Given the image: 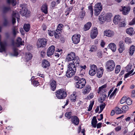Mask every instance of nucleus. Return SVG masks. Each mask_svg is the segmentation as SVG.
Masks as SVG:
<instances>
[{"mask_svg": "<svg viewBox=\"0 0 135 135\" xmlns=\"http://www.w3.org/2000/svg\"><path fill=\"white\" fill-rule=\"evenodd\" d=\"M9 9L10 8L9 7H5L3 8V12H7V11H8Z\"/></svg>", "mask_w": 135, "mask_h": 135, "instance_id": "obj_62", "label": "nucleus"}, {"mask_svg": "<svg viewBox=\"0 0 135 135\" xmlns=\"http://www.w3.org/2000/svg\"><path fill=\"white\" fill-rule=\"evenodd\" d=\"M41 9L43 12L46 14H47L48 13V11L47 4L45 3L41 7Z\"/></svg>", "mask_w": 135, "mask_h": 135, "instance_id": "obj_23", "label": "nucleus"}, {"mask_svg": "<svg viewBox=\"0 0 135 135\" xmlns=\"http://www.w3.org/2000/svg\"><path fill=\"white\" fill-rule=\"evenodd\" d=\"M54 31H51V30H48V34L49 36H52L54 34Z\"/></svg>", "mask_w": 135, "mask_h": 135, "instance_id": "obj_53", "label": "nucleus"}, {"mask_svg": "<svg viewBox=\"0 0 135 135\" xmlns=\"http://www.w3.org/2000/svg\"><path fill=\"white\" fill-rule=\"evenodd\" d=\"M99 20L100 21V23L102 24L106 20V18L105 17H103L102 16H100L99 17Z\"/></svg>", "mask_w": 135, "mask_h": 135, "instance_id": "obj_34", "label": "nucleus"}, {"mask_svg": "<svg viewBox=\"0 0 135 135\" xmlns=\"http://www.w3.org/2000/svg\"><path fill=\"white\" fill-rule=\"evenodd\" d=\"M108 47L113 52H115L116 50V47L114 43H111L109 44Z\"/></svg>", "mask_w": 135, "mask_h": 135, "instance_id": "obj_24", "label": "nucleus"}, {"mask_svg": "<svg viewBox=\"0 0 135 135\" xmlns=\"http://www.w3.org/2000/svg\"><path fill=\"white\" fill-rule=\"evenodd\" d=\"M76 97L74 94H71L70 97V100L72 102H75L76 100Z\"/></svg>", "mask_w": 135, "mask_h": 135, "instance_id": "obj_37", "label": "nucleus"}, {"mask_svg": "<svg viewBox=\"0 0 135 135\" xmlns=\"http://www.w3.org/2000/svg\"><path fill=\"white\" fill-rule=\"evenodd\" d=\"M121 129V126H118L115 128V130L116 131H118L120 130Z\"/></svg>", "mask_w": 135, "mask_h": 135, "instance_id": "obj_64", "label": "nucleus"}, {"mask_svg": "<svg viewBox=\"0 0 135 135\" xmlns=\"http://www.w3.org/2000/svg\"><path fill=\"white\" fill-rule=\"evenodd\" d=\"M125 42H126L127 44H128L131 43L132 42L131 38L128 37H126L125 38Z\"/></svg>", "mask_w": 135, "mask_h": 135, "instance_id": "obj_51", "label": "nucleus"}, {"mask_svg": "<svg viewBox=\"0 0 135 135\" xmlns=\"http://www.w3.org/2000/svg\"><path fill=\"white\" fill-rule=\"evenodd\" d=\"M134 70L132 69L130 72H129L128 73L126 74L125 75L124 77L125 78H128L133 71Z\"/></svg>", "mask_w": 135, "mask_h": 135, "instance_id": "obj_48", "label": "nucleus"}, {"mask_svg": "<svg viewBox=\"0 0 135 135\" xmlns=\"http://www.w3.org/2000/svg\"><path fill=\"white\" fill-rule=\"evenodd\" d=\"M91 89V87L89 85H86L85 89L83 90V93L84 94H88Z\"/></svg>", "mask_w": 135, "mask_h": 135, "instance_id": "obj_19", "label": "nucleus"}, {"mask_svg": "<svg viewBox=\"0 0 135 135\" xmlns=\"http://www.w3.org/2000/svg\"><path fill=\"white\" fill-rule=\"evenodd\" d=\"M90 69L89 70V74L91 76H94L97 72V68L94 65H91L90 66Z\"/></svg>", "mask_w": 135, "mask_h": 135, "instance_id": "obj_9", "label": "nucleus"}, {"mask_svg": "<svg viewBox=\"0 0 135 135\" xmlns=\"http://www.w3.org/2000/svg\"><path fill=\"white\" fill-rule=\"evenodd\" d=\"M97 56L99 58H102V53L100 51H98L97 53Z\"/></svg>", "mask_w": 135, "mask_h": 135, "instance_id": "obj_49", "label": "nucleus"}, {"mask_svg": "<svg viewBox=\"0 0 135 135\" xmlns=\"http://www.w3.org/2000/svg\"><path fill=\"white\" fill-rule=\"evenodd\" d=\"M7 2L9 4H11L13 6L16 5V0H7Z\"/></svg>", "mask_w": 135, "mask_h": 135, "instance_id": "obj_39", "label": "nucleus"}, {"mask_svg": "<svg viewBox=\"0 0 135 135\" xmlns=\"http://www.w3.org/2000/svg\"><path fill=\"white\" fill-rule=\"evenodd\" d=\"M119 48L118 49V50L120 53H122L124 50V47H119Z\"/></svg>", "mask_w": 135, "mask_h": 135, "instance_id": "obj_60", "label": "nucleus"}, {"mask_svg": "<svg viewBox=\"0 0 135 135\" xmlns=\"http://www.w3.org/2000/svg\"><path fill=\"white\" fill-rule=\"evenodd\" d=\"M18 54L17 49L16 48H14L13 49V53L12 54V55L14 56H16Z\"/></svg>", "mask_w": 135, "mask_h": 135, "instance_id": "obj_45", "label": "nucleus"}, {"mask_svg": "<svg viewBox=\"0 0 135 135\" xmlns=\"http://www.w3.org/2000/svg\"><path fill=\"white\" fill-rule=\"evenodd\" d=\"M126 102L128 105H131L132 103V101L129 98H127L126 100Z\"/></svg>", "mask_w": 135, "mask_h": 135, "instance_id": "obj_47", "label": "nucleus"}, {"mask_svg": "<svg viewBox=\"0 0 135 135\" xmlns=\"http://www.w3.org/2000/svg\"><path fill=\"white\" fill-rule=\"evenodd\" d=\"M63 26V25L61 24H59L56 30L61 32V31L62 30V27Z\"/></svg>", "mask_w": 135, "mask_h": 135, "instance_id": "obj_43", "label": "nucleus"}, {"mask_svg": "<svg viewBox=\"0 0 135 135\" xmlns=\"http://www.w3.org/2000/svg\"><path fill=\"white\" fill-rule=\"evenodd\" d=\"M120 66L119 65H117L116 67L115 73L116 74H118L120 71Z\"/></svg>", "mask_w": 135, "mask_h": 135, "instance_id": "obj_41", "label": "nucleus"}, {"mask_svg": "<svg viewBox=\"0 0 135 135\" xmlns=\"http://www.w3.org/2000/svg\"><path fill=\"white\" fill-rule=\"evenodd\" d=\"M129 107L127 106H124L122 108V109L124 111H127L129 109Z\"/></svg>", "mask_w": 135, "mask_h": 135, "instance_id": "obj_59", "label": "nucleus"}, {"mask_svg": "<svg viewBox=\"0 0 135 135\" xmlns=\"http://www.w3.org/2000/svg\"><path fill=\"white\" fill-rule=\"evenodd\" d=\"M50 85L51 87V90L53 91H54L56 88V82L54 80H52L50 82Z\"/></svg>", "mask_w": 135, "mask_h": 135, "instance_id": "obj_22", "label": "nucleus"}, {"mask_svg": "<svg viewBox=\"0 0 135 135\" xmlns=\"http://www.w3.org/2000/svg\"><path fill=\"white\" fill-rule=\"evenodd\" d=\"M98 33V30L96 27H94L90 33V36L91 38H95L97 36Z\"/></svg>", "mask_w": 135, "mask_h": 135, "instance_id": "obj_15", "label": "nucleus"}, {"mask_svg": "<svg viewBox=\"0 0 135 135\" xmlns=\"http://www.w3.org/2000/svg\"><path fill=\"white\" fill-rule=\"evenodd\" d=\"M0 46L1 47H0V52H2L4 51L5 50V44L3 43H1V42Z\"/></svg>", "mask_w": 135, "mask_h": 135, "instance_id": "obj_33", "label": "nucleus"}, {"mask_svg": "<svg viewBox=\"0 0 135 135\" xmlns=\"http://www.w3.org/2000/svg\"><path fill=\"white\" fill-rule=\"evenodd\" d=\"M47 40L45 38H41L38 40L37 44L38 48L45 47L46 44Z\"/></svg>", "mask_w": 135, "mask_h": 135, "instance_id": "obj_8", "label": "nucleus"}, {"mask_svg": "<svg viewBox=\"0 0 135 135\" xmlns=\"http://www.w3.org/2000/svg\"><path fill=\"white\" fill-rule=\"evenodd\" d=\"M56 97L59 99L65 98L67 96L66 92L64 90L61 89L58 90L55 93Z\"/></svg>", "mask_w": 135, "mask_h": 135, "instance_id": "obj_3", "label": "nucleus"}, {"mask_svg": "<svg viewBox=\"0 0 135 135\" xmlns=\"http://www.w3.org/2000/svg\"><path fill=\"white\" fill-rule=\"evenodd\" d=\"M115 67V64L114 61L110 60L108 61L106 64V68L108 72L113 71Z\"/></svg>", "mask_w": 135, "mask_h": 135, "instance_id": "obj_5", "label": "nucleus"}, {"mask_svg": "<svg viewBox=\"0 0 135 135\" xmlns=\"http://www.w3.org/2000/svg\"><path fill=\"white\" fill-rule=\"evenodd\" d=\"M89 10L90 11L91 15L92 16L93 14V11L92 7L91 6H88Z\"/></svg>", "mask_w": 135, "mask_h": 135, "instance_id": "obj_55", "label": "nucleus"}, {"mask_svg": "<svg viewBox=\"0 0 135 135\" xmlns=\"http://www.w3.org/2000/svg\"><path fill=\"white\" fill-rule=\"evenodd\" d=\"M80 35L79 34H76L73 35L72 37L73 42L75 44H77L79 43L80 40Z\"/></svg>", "mask_w": 135, "mask_h": 135, "instance_id": "obj_10", "label": "nucleus"}, {"mask_svg": "<svg viewBox=\"0 0 135 135\" xmlns=\"http://www.w3.org/2000/svg\"><path fill=\"white\" fill-rule=\"evenodd\" d=\"M126 97L125 96H123L121 99L120 101V103L121 104H122L126 102Z\"/></svg>", "mask_w": 135, "mask_h": 135, "instance_id": "obj_52", "label": "nucleus"}, {"mask_svg": "<svg viewBox=\"0 0 135 135\" xmlns=\"http://www.w3.org/2000/svg\"><path fill=\"white\" fill-rule=\"evenodd\" d=\"M114 31L110 30H106L104 32V35L108 37H112L114 35Z\"/></svg>", "mask_w": 135, "mask_h": 135, "instance_id": "obj_13", "label": "nucleus"}, {"mask_svg": "<svg viewBox=\"0 0 135 135\" xmlns=\"http://www.w3.org/2000/svg\"><path fill=\"white\" fill-rule=\"evenodd\" d=\"M129 25H133L135 24V17L131 21L129 22Z\"/></svg>", "mask_w": 135, "mask_h": 135, "instance_id": "obj_58", "label": "nucleus"}, {"mask_svg": "<svg viewBox=\"0 0 135 135\" xmlns=\"http://www.w3.org/2000/svg\"><path fill=\"white\" fill-rule=\"evenodd\" d=\"M118 90V89L117 88H115L114 91L112 92V93L111 94L110 97H112L114 95H115L116 92Z\"/></svg>", "mask_w": 135, "mask_h": 135, "instance_id": "obj_57", "label": "nucleus"}, {"mask_svg": "<svg viewBox=\"0 0 135 135\" xmlns=\"http://www.w3.org/2000/svg\"><path fill=\"white\" fill-rule=\"evenodd\" d=\"M97 122L96 117H94L92 120L91 124L95 128L96 127V124Z\"/></svg>", "mask_w": 135, "mask_h": 135, "instance_id": "obj_29", "label": "nucleus"}, {"mask_svg": "<svg viewBox=\"0 0 135 135\" xmlns=\"http://www.w3.org/2000/svg\"><path fill=\"white\" fill-rule=\"evenodd\" d=\"M135 49V47L134 46H131L129 53V54L131 55H132L134 53Z\"/></svg>", "mask_w": 135, "mask_h": 135, "instance_id": "obj_32", "label": "nucleus"}, {"mask_svg": "<svg viewBox=\"0 0 135 135\" xmlns=\"http://www.w3.org/2000/svg\"><path fill=\"white\" fill-rule=\"evenodd\" d=\"M50 65V63L46 59H44L42 61V66L44 68H46Z\"/></svg>", "mask_w": 135, "mask_h": 135, "instance_id": "obj_20", "label": "nucleus"}, {"mask_svg": "<svg viewBox=\"0 0 135 135\" xmlns=\"http://www.w3.org/2000/svg\"><path fill=\"white\" fill-rule=\"evenodd\" d=\"M122 9L121 11H122V13L124 15H127L130 10V8L129 7H122Z\"/></svg>", "mask_w": 135, "mask_h": 135, "instance_id": "obj_16", "label": "nucleus"}, {"mask_svg": "<svg viewBox=\"0 0 135 135\" xmlns=\"http://www.w3.org/2000/svg\"><path fill=\"white\" fill-rule=\"evenodd\" d=\"M30 25L29 24H25L24 25L23 28L26 32H28L30 30Z\"/></svg>", "mask_w": 135, "mask_h": 135, "instance_id": "obj_30", "label": "nucleus"}, {"mask_svg": "<svg viewBox=\"0 0 135 135\" xmlns=\"http://www.w3.org/2000/svg\"><path fill=\"white\" fill-rule=\"evenodd\" d=\"M105 104L104 103H102L101 105H100V110L99 113H100L102 111L105 107Z\"/></svg>", "mask_w": 135, "mask_h": 135, "instance_id": "obj_40", "label": "nucleus"}, {"mask_svg": "<svg viewBox=\"0 0 135 135\" xmlns=\"http://www.w3.org/2000/svg\"><path fill=\"white\" fill-rule=\"evenodd\" d=\"M79 119L76 116H73L71 117V121L74 124L77 125L79 123Z\"/></svg>", "mask_w": 135, "mask_h": 135, "instance_id": "obj_18", "label": "nucleus"}, {"mask_svg": "<svg viewBox=\"0 0 135 135\" xmlns=\"http://www.w3.org/2000/svg\"><path fill=\"white\" fill-rule=\"evenodd\" d=\"M32 57V55L30 53L27 52L26 53V58L27 60H28L31 59Z\"/></svg>", "mask_w": 135, "mask_h": 135, "instance_id": "obj_36", "label": "nucleus"}, {"mask_svg": "<svg viewBox=\"0 0 135 135\" xmlns=\"http://www.w3.org/2000/svg\"><path fill=\"white\" fill-rule=\"evenodd\" d=\"M76 65L74 64H69L66 72V75L68 78H70L74 75L76 71Z\"/></svg>", "mask_w": 135, "mask_h": 135, "instance_id": "obj_2", "label": "nucleus"}, {"mask_svg": "<svg viewBox=\"0 0 135 135\" xmlns=\"http://www.w3.org/2000/svg\"><path fill=\"white\" fill-rule=\"evenodd\" d=\"M115 113L117 114H119L122 113L123 111L119 107H116L115 108Z\"/></svg>", "mask_w": 135, "mask_h": 135, "instance_id": "obj_35", "label": "nucleus"}, {"mask_svg": "<svg viewBox=\"0 0 135 135\" xmlns=\"http://www.w3.org/2000/svg\"><path fill=\"white\" fill-rule=\"evenodd\" d=\"M61 32L56 30L55 32H54V34L55 37L56 38H58L60 36Z\"/></svg>", "mask_w": 135, "mask_h": 135, "instance_id": "obj_38", "label": "nucleus"}, {"mask_svg": "<svg viewBox=\"0 0 135 135\" xmlns=\"http://www.w3.org/2000/svg\"><path fill=\"white\" fill-rule=\"evenodd\" d=\"M106 86V85L105 84L100 87L99 88V91L98 92V93H100L101 94V92L102 91L103 92V91H104V88H105Z\"/></svg>", "mask_w": 135, "mask_h": 135, "instance_id": "obj_31", "label": "nucleus"}, {"mask_svg": "<svg viewBox=\"0 0 135 135\" xmlns=\"http://www.w3.org/2000/svg\"><path fill=\"white\" fill-rule=\"evenodd\" d=\"M94 103V101L90 102V104L89 105L88 109V111H89L92 109Z\"/></svg>", "mask_w": 135, "mask_h": 135, "instance_id": "obj_42", "label": "nucleus"}, {"mask_svg": "<svg viewBox=\"0 0 135 135\" xmlns=\"http://www.w3.org/2000/svg\"><path fill=\"white\" fill-rule=\"evenodd\" d=\"M18 28L17 26H14L12 28V33L13 35L15 37L17 34L18 33Z\"/></svg>", "mask_w": 135, "mask_h": 135, "instance_id": "obj_25", "label": "nucleus"}, {"mask_svg": "<svg viewBox=\"0 0 135 135\" xmlns=\"http://www.w3.org/2000/svg\"><path fill=\"white\" fill-rule=\"evenodd\" d=\"M55 46L52 45L48 49L47 52V55L48 56L52 55L55 51Z\"/></svg>", "mask_w": 135, "mask_h": 135, "instance_id": "obj_11", "label": "nucleus"}, {"mask_svg": "<svg viewBox=\"0 0 135 135\" xmlns=\"http://www.w3.org/2000/svg\"><path fill=\"white\" fill-rule=\"evenodd\" d=\"M97 49V47L96 46L93 45L91 47L90 51L91 52L95 51Z\"/></svg>", "mask_w": 135, "mask_h": 135, "instance_id": "obj_44", "label": "nucleus"}, {"mask_svg": "<svg viewBox=\"0 0 135 135\" xmlns=\"http://www.w3.org/2000/svg\"><path fill=\"white\" fill-rule=\"evenodd\" d=\"M86 83L85 79L82 78L81 80L76 82L75 86L77 88L81 89L85 86Z\"/></svg>", "mask_w": 135, "mask_h": 135, "instance_id": "obj_7", "label": "nucleus"}, {"mask_svg": "<svg viewBox=\"0 0 135 135\" xmlns=\"http://www.w3.org/2000/svg\"><path fill=\"white\" fill-rule=\"evenodd\" d=\"M97 76L99 78H101L103 74V70L101 69H99L97 71Z\"/></svg>", "mask_w": 135, "mask_h": 135, "instance_id": "obj_27", "label": "nucleus"}, {"mask_svg": "<svg viewBox=\"0 0 135 135\" xmlns=\"http://www.w3.org/2000/svg\"><path fill=\"white\" fill-rule=\"evenodd\" d=\"M71 61H73V62L69 64L73 63L74 65H76V67L79 65L80 62L79 58L78 56H76L75 53L73 52H71L68 54L66 58L67 62H69Z\"/></svg>", "mask_w": 135, "mask_h": 135, "instance_id": "obj_1", "label": "nucleus"}, {"mask_svg": "<svg viewBox=\"0 0 135 135\" xmlns=\"http://www.w3.org/2000/svg\"><path fill=\"white\" fill-rule=\"evenodd\" d=\"M85 12L84 11H82L80 13V17L81 18H83L85 15Z\"/></svg>", "mask_w": 135, "mask_h": 135, "instance_id": "obj_54", "label": "nucleus"}, {"mask_svg": "<svg viewBox=\"0 0 135 135\" xmlns=\"http://www.w3.org/2000/svg\"><path fill=\"white\" fill-rule=\"evenodd\" d=\"M134 31L133 28L132 27H130L127 28L126 30V33L130 35L132 34Z\"/></svg>", "mask_w": 135, "mask_h": 135, "instance_id": "obj_28", "label": "nucleus"}, {"mask_svg": "<svg viewBox=\"0 0 135 135\" xmlns=\"http://www.w3.org/2000/svg\"><path fill=\"white\" fill-rule=\"evenodd\" d=\"M12 23L14 25L16 22V19L15 18H16L17 19V21L18 22L19 21L18 20L19 19L18 17H19V15L18 14V13L17 11H13V12L12 15Z\"/></svg>", "mask_w": 135, "mask_h": 135, "instance_id": "obj_12", "label": "nucleus"}, {"mask_svg": "<svg viewBox=\"0 0 135 135\" xmlns=\"http://www.w3.org/2000/svg\"><path fill=\"white\" fill-rule=\"evenodd\" d=\"M71 112H67L65 113V115L67 118L70 119L71 117Z\"/></svg>", "mask_w": 135, "mask_h": 135, "instance_id": "obj_50", "label": "nucleus"}, {"mask_svg": "<svg viewBox=\"0 0 135 135\" xmlns=\"http://www.w3.org/2000/svg\"><path fill=\"white\" fill-rule=\"evenodd\" d=\"M122 21L121 17L119 15H117L114 16L113 22L115 25L118 24L119 23Z\"/></svg>", "mask_w": 135, "mask_h": 135, "instance_id": "obj_17", "label": "nucleus"}, {"mask_svg": "<svg viewBox=\"0 0 135 135\" xmlns=\"http://www.w3.org/2000/svg\"><path fill=\"white\" fill-rule=\"evenodd\" d=\"M3 25L4 26H8V22L7 20L5 19L4 20V21L3 22Z\"/></svg>", "mask_w": 135, "mask_h": 135, "instance_id": "obj_56", "label": "nucleus"}, {"mask_svg": "<svg viewBox=\"0 0 135 135\" xmlns=\"http://www.w3.org/2000/svg\"><path fill=\"white\" fill-rule=\"evenodd\" d=\"M21 15L22 16H27L30 14V12L25 7H22L20 12Z\"/></svg>", "mask_w": 135, "mask_h": 135, "instance_id": "obj_14", "label": "nucleus"}, {"mask_svg": "<svg viewBox=\"0 0 135 135\" xmlns=\"http://www.w3.org/2000/svg\"><path fill=\"white\" fill-rule=\"evenodd\" d=\"M57 66L55 69V74L57 76L61 75L63 73V65L62 64L60 65V64H57Z\"/></svg>", "mask_w": 135, "mask_h": 135, "instance_id": "obj_4", "label": "nucleus"}, {"mask_svg": "<svg viewBox=\"0 0 135 135\" xmlns=\"http://www.w3.org/2000/svg\"><path fill=\"white\" fill-rule=\"evenodd\" d=\"M24 45L23 41H22V39L21 38L19 37L17 39L16 42V46L17 47H19L20 45Z\"/></svg>", "mask_w": 135, "mask_h": 135, "instance_id": "obj_21", "label": "nucleus"}, {"mask_svg": "<svg viewBox=\"0 0 135 135\" xmlns=\"http://www.w3.org/2000/svg\"><path fill=\"white\" fill-rule=\"evenodd\" d=\"M84 70L81 69V70L80 73V74L79 76L81 77L83 76L84 74Z\"/></svg>", "mask_w": 135, "mask_h": 135, "instance_id": "obj_63", "label": "nucleus"}, {"mask_svg": "<svg viewBox=\"0 0 135 135\" xmlns=\"http://www.w3.org/2000/svg\"><path fill=\"white\" fill-rule=\"evenodd\" d=\"M102 9V7L100 3L96 4L94 6V14L98 16Z\"/></svg>", "mask_w": 135, "mask_h": 135, "instance_id": "obj_6", "label": "nucleus"}, {"mask_svg": "<svg viewBox=\"0 0 135 135\" xmlns=\"http://www.w3.org/2000/svg\"><path fill=\"white\" fill-rule=\"evenodd\" d=\"M74 80L77 81H79L80 80H81V78H80L78 76H75L74 77Z\"/></svg>", "mask_w": 135, "mask_h": 135, "instance_id": "obj_61", "label": "nucleus"}, {"mask_svg": "<svg viewBox=\"0 0 135 135\" xmlns=\"http://www.w3.org/2000/svg\"><path fill=\"white\" fill-rule=\"evenodd\" d=\"M118 26L119 27H122L125 26L126 25L125 22L124 21L120 22L118 23Z\"/></svg>", "mask_w": 135, "mask_h": 135, "instance_id": "obj_46", "label": "nucleus"}, {"mask_svg": "<svg viewBox=\"0 0 135 135\" xmlns=\"http://www.w3.org/2000/svg\"><path fill=\"white\" fill-rule=\"evenodd\" d=\"M91 25V23L90 22H88L86 23L84 25V29L85 31L89 30Z\"/></svg>", "mask_w": 135, "mask_h": 135, "instance_id": "obj_26", "label": "nucleus"}]
</instances>
